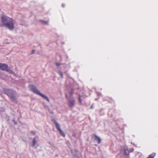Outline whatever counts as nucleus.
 <instances>
[{
    "instance_id": "obj_1",
    "label": "nucleus",
    "mask_w": 158,
    "mask_h": 158,
    "mask_svg": "<svg viewBox=\"0 0 158 158\" xmlns=\"http://www.w3.org/2000/svg\"><path fill=\"white\" fill-rule=\"evenodd\" d=\"M29 88L35 94L39 95L44 99L46 100L48 102H50V100L48 97L46 95L41 93L37 88L33 85H29Z\"/></svg>"
},
{
    "instance_id": "obj_2",
    "label": "nucleus",
    "mask_w": 158,
    "mask_h": 158,
    "mask_svg": "<svg viewBox=\"0 0 158 158\" xmlns=\"http://www.w3.org/2000/svg\"><path fill=\"white\" fill-rule=\"evenodd\" d=\"M73 92L71 91L70 92L66 94V98L69 99V107H72L75 105V100L72 98L71 96L73 94Z\"/></svg>"
},
{
    "instance_id": "obj_3",
    "label": "nucleus",
    "mask_w": 158,
    "mask_h": 158,
    "mask_svg": "<svg viewBox=\"0 0 158 158\" xmlns=\"http://www.w3.org/2000/svg\"><path fill=\"white\" fill-rule=\"evenodd\" d=\"M2 19L3 25L5 27L8 23H10V25L12 24L11 20L12 19L11 18L8 17L4 16L2 17Z\"/></svg>"
},
{
    "instance_id": "obj_4",
    "label": "nucleus",
    "mask_w": 158,
    "mask_h": 158,
    "mask_svg": "<svg viewBox=\"0 0 158 158\" xmlns=\"http://www.w3.org/2000/svg\"><path fill=\"white\" fill-rule=\"evenodd\" d=\"M4 91L5 94L10 97L11 99L14 100L15 99V97L12 94V91L11 90L5 89H4Z\"/></svg>"
},
{
    "instance_id": "obj_5",
    "label": "nucleus",
    "mask_w": 158,
    "mask_h": 158,
    "mask_svg": "<svg viewBox=\"0 0 158 158\" xmlns=\"http://www.w3.org/2000/svg\"><path fill=\"white\" fill-rule=\"evenodd\" d=\"M11 25H10V23H8V24H7V25L5 26L6 28L10 30H12L14 27V25L13 19L11 20Z\"/></svg>"
},
{
    "instance_id": "obj_6",
    "label": "nucleus",
    "mask_w": 158,
    "mask_h": 158,
    "mask_svg": "<svg viewBox=\"0 0 158 158\" xmlns=\"http://www.w3.org/2000/svg\"><path fill=\"white\" fill-rule=\"evenodd\" d=\"M55 124L56 128H57V129L59 131L60 133L64 137H65V135L64 133V132L62 131V130L60 128V126L58 124V123H56Z\"/></svg>"
},
{
    "instance_id": "obj_7",
    "label": "nucleus",
    "mask_w": 158,
    "mask_h": 158,
    "mask_svg": "<svg viewBox=\"0 0 158 158\" xmlns=\"http://www.w3.org/2000/svg\"><path fill=\"white\" fill-rule=\"evenodd\" d=\"M8 67V66L6 64L0 63V69L6 71Z\"/></svg>"
},
{
    "instance_id": "obj_8",
    "label": "nucleus",
    "mask_w": 158,
    "mask_h": 158,
    "mask_svg": "<svg viewBox=\"0 0 158 158\" xmlns=\"http://www.w3.org/2000/svg\"><path fill=\"white\" fill-rule=\"evenodd\" d=\"M95 137V139L96 140L98 141V143H101V139H100V138L99 137L97 136L96 135H94Z\"/></svg>"
},
{
    "instance_id": "obj_9",
    "label": "nucleus",
    "mask_w": 158,
    "mask_h": 158,
    "mask_svg": "<svg viewBox=\"0 0 158 158\" xmlns=\"http://www.w3.org/2000/svg\"><path fill=\"white\" fill-rule=\"evenodd\" d=\"M124 154L126 155H128L129 154V151L128 149V148L125 147L124 149Z\"/></svg>"
},
{
    "instance_id": "obj_10",
    "label": "nucleus",
    "mask_w": 158,
    "mask_h": 158,
    "mask_svg": "<svg viewBox=\"0 0 158 158\" xmlns=\"http://www.w3.org/2000/svg\"><path fill=\"white\" fill-rule=\"evenodd\" d=\"M155 156V153H153L151 155H150L147 158H153Z\"/></svg>"
},
{
    "instance_id": "obj_11",
    "label": "nucleus",
    "mask_w": 158,
    "mask_h": 158,
    "mask_svg": "<svg viewBox=\"0 0 158 158\" xmlns=\"http://www.w3.org/2000/svg\"><path fill=\"white\" fill-rule=\"evenodd\" d=\"M6 71L9 72V73H12V74L14 73L12 71L10 70L9 69L8 67V68L6 69Z\"/></svg>"
},
{
    "instance_id": "obj_12",
    "label": "nucleus",
    "mask_w": 158,
    "mask_h": 158,
    "mask_svg": "<svg viewBox=\"0 0 158 158\" xmlns=\"http://www.w3.org/2000/svg\"><path fill=\"white\" fill-rule=\"evenodd\" d=\"M36 143V140L35 139V138H34L33 140L32 146H34L35 145Z\"/></svg>"
},
{
    "instance_id": "obj_13",
    "label": "nucleus",
    "mask_w": 158,
    "mask_h": 158,
    "mask_svg": "<svg viewBox=\"0 0 158 158\" xmlns=\"http://www.w3.org/2000/svg\"><path fill=\"white\" fill-rule=\"evenodd\" d=\"M57 73L62 78H63V74L60 71H58Z\"/></svg>"
},
{
    "instance_id": "obj_14",
    "label": "nucleus",
    "mask_w": 158,
    "mask_h": 158,
    "mask_svg": "<svg viewBox=\"0 0 158 158\" xmlns=\"http://www.w3.org/2000/svg\"><path fill=\"white\" fill-rule=\"evenodd\" d=\"M43 23L44 24H48L47 22L43 21Z\"/></svg>"
},
{
    "instance_id": "obj_15",
    "label": "nucleus",
    "mask_w": 158,
    "mask_h": 158,
    "mask_svg": "<svg viewBox=\"0 0 158 158\" xmlns=\"http://www.w3.org/2000/svg\"><path fill=\"white\" fill-rule=\"evenodd\" d=\"M56 64L57 66H59L60 65V64L59 63H56Z\"/></svg>"
},
{
    "instance_id": "obj_16",
    "label": "nucleus",
    "mask_w": 158,
    "mask_h": 158,
    "mask_svg": "<svg viewBox=\"0 0 158 158\" xmlns=\"http://www.w3.org/2000/svg\"><path fill=\"white\" fill-rule=\"evenodd\" d=\"M65 6V5L64 4H62V6L63 7H64Z\"/></svg>"
},
{
    "instance_id": "obj_17",
    "label": "nucleus",
    "mask_w": 158,
    "mask_h": 158,
    "mask_svg": "<svg viewBox=\"0 0 158 158\" xmlns=\"http://www.w3.org/2000/svg\"><path fill=\"white\" fill-rule=\"evenodd\" d=\"M79 100L80 102H81V99H80V97H79Z\"/></svg>"
}]
</instances>
